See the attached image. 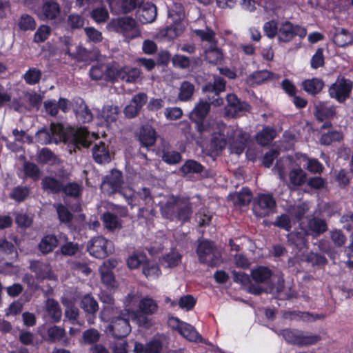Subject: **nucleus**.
Here are the masks:
<instances>
[{"label":"nucleus","instance_id":"39448f33","mask_svg":"<svg viewBox=\"0 0 353 353\" xmlns=\"http://www.w3.org/2000/svg\"><path fill=\"white\" fill-rule=\"evenodd\" d=\"M196 253L200 263L209 266H216L221 262V252L212 241L208 240L200 241Z\"/></svg>","mask_w":353,"mask_h":353},{"label":"nucleus","instance_id":"412c9836","mask_svg":"<svg viewBox=\"0 0 353 353\" xmlns=\"http://www.w3.org/2000/svg\"><path fill=\"white\" fill-rule=\"evenodd\" d=\"M210 104L204 99H200L199 102L195 104L193 110L190 112L189 118L194 122L205 121L210 113Z\"/></svg>","mask_w":353,"mask_h":353},{"label":"nucleus","instance_id":"603ef678","mask_svg":"<svg viewBox=\"0 0 353 353\" xmlns=\"http://www.w3.org/2000/svg\"><path fill=\"white\" fill-rule=\"evenodd\" d=\"M82 192V186L76 182H70L67 184H64L63 182V190L66 196L77 198L79 197Z\"/></svg>","mask_w":353,"mask_h":353},{"label":"nucleus","instance_id":"e2e57ef3","mask_svg":"<svg viewBox=\"0 0 353 353\" xmlns=\"http://www.w3.org/2000/svg\"><path fill=\"white\" fill-rule=\"evenodd\" d=\"M23 170L27 176L36 181L39 179L41 171L38 165L34 163L26 161L23 163Z\"/></svg>","mask_w":353,"mask_h":353},{"label":"nucleus","instance_id":"bb28decb","mask_svg":"<svg viewBox=\"0 0 353 353\" xmlns=\"http://www.w3.org/2000/svg\"><path fill=\"white\" fill-rule=\"evenodd\" d=\"M141 72L136 68L125 67L117 70L115 68L114 78L128 83H134L140 78Z\"/></svg>","mask_w":353,"mask_h":353},{"label":"nucleus","instance_id":"a211bd4d","mask_svg":"<svg viewBox=\"0 0 353 353\" xmlns=\"http://www.w3.org/2000/svg\"><path fill=\"white\" fill-rule=\"evenodd\" d=\"M63 52L72 59H77L85 55V49L74 43L70 37H63L59 39Z\"/></svg>","mask_w":353,"mask_h":353},{"label":"nucleus","instance_id":"423d86ee","mask_svg":"<svg viewBox=\"0 0 353 353\" xmlns=\"http://www.w3.org/2000/svg\"><path fill=\"white\" fill-rule=\"evenodd\" d=\"M280 334L287 343L297 346L314 345L321 340L319 335L305 333L297 329H285Z\"/></svg>","mask_w":353,"mask_h":353},{"label":"nucleus","instance_id":"6e6d98bb","mask_svg":"<svg viewBox=\"0 0 353 353\" xmlns=\"http://www.w3.org/2000/svg\"><path fill=\"white\" fill-rule=\"evenodd\" d=\"M271 276V271L265 267H259L252 272V279L257 283H264L268 281Z\"/></svg>","mask_w":353,"mask_h":353},{"label":"nucleus","instance_id":"7ed1b4c3","mask_svg":"<svg viewBox=\"0 0 353 353\" xmlns=\"http://www.w3.org/2000/svg\"><path fill=\"white\" fill-rule=\"evenodd\" d=\"M115 315L111 318L110 323L107 327V330L115 339H122L126 337L131 332V327L129 322V310H120L114 313Z\"/></svg>","mask_w":353,"mask_h":353},{"label":"nucleus","instance_id":"c756f323","mask_svg":"<svg viewBox=\"0 0 353 353\" xmlns=\"http://www.w3.org/2000/svg\"><path fill=\"white\" fill-rule=\"evenodd\" d=\"M179 333L190 341L208 344L206 341L196 332L194 327L185 322L183 324H181Z\"/></svg>","mask_w":353,"mask_h":353},{"label":"nucleus","instance_id":"0eeeda50","mask_svg":"<svg viewBox=\"0 0 353 353\" xmlns=\"http://www.w3.org/2000/svg\"><path fill=\"white\" fill-rule=\"evenodd\" d=\"M225 81L221 77L214 78L213 83H208L202 88V91L206 94L205 100L211 105L219 107L224 103L223 98L220 97V93L225 90Z\"/></svg>","mask_w":353,"mask_h":353},{"label":"nucleus","instance_id":"aec40b11","mask_svg":"<svg viewBox=\"0 0 353 353\" xmlns=\"http://www.w3.org/2000/svg\"><path fill=\"white\" fill-rule=\"evenodd\" d=\"M157 15V7L150 3H146L140 7L137 12V17L142 23L153 22Z\"/></svg>","mask_w":353,"mask_h":353},{"label":"nucleus","instance_id":"393cba45","mask_svg":"<svg viewBox=\"0 0 353 353\" xmlns=\"http://www.w3.org/2000/svg\"><path fill=\"white\" fill-rule=\"evenodd\" d=\"M63 181L54 176H44L41 183L42 190L47 193L59 194L63 190Z\"/></svg>","mask_w":353,"mask_h":353},{"label":"nucleus","instance_id":"4d7b16f0","mask_svg":"<svg viewBox=\"0 0 353 353\" xmlns=\"http://www.w3.org/2000/svg\"><path fill=\"white\" fill-rule=\"evenodd\" d=\"M41 75L40 70L31 68L23 74V79L29 85H35L40 81Z\"/></svg>","mask_w":353,"mask_h":353},{"label":"nucleus","instance_id":"5fc2aeb1","mask_svg":"<svg viewBox=\"0 0 353 353\" xmlns=\"http://www.w3.org/2000/svg\"><path fill=\"white\" fill-rule=\"evenodd\" d=\"M48 340L52 343L60 341L65 336L66 332L64 328L54 325L47 330Z\"/></svg>","mask_w":353,"mask_h":353},{"label":"nucleus","instance_id":"2f4dec72","mask_svg":"<svg viewBox=\"0 0 353 353\" xmlns=\"http://www.w3.org/2000/svg\"><path fill=\"white\" fill-rule=\"evenodd\" d=\"M306 177V173L301 168L292 170L289 173V188L294 189L296 187L301 186L305 183Z\"/></svg>","mask_w":353,"mask_h":353},{"label":"nucleus","instance_id":"cd10ccee","mask_svg":"<svg viewBox=\"0 0 353 353\" xmlns=\"http://www.w3.org/2000/svg\"><path fill=\"white\" fill-rule=\"evenodd\" d=\"M139 140L144 147L152 146L157 140L154 129L149 125L142 126L139 132Z\"/></svg>","mask_w":353,"mask_h":353},{"label":"nucleus","instance_id":"69168bd1","mask_svg":"<svg viewBox=\"0 0 353 353\" xmlns=\"http://www.w3.org/2000/svg\"><path fill=\"white\" fill-rule=\"evenodd\" d=\"M119 111L117 106L106 105L102 110V116L107 122H114L118 118Z\"/></svg>","mask_w":353,"mask_h":353},{"label":"nucleus","instance_id":"de8ad7c7","mask_svg":"<svg viewBox=\"0 0 353 353\" xmlns=\"http://www.w3.org/2000/svg\"><path fill=\"white\" fill-rule=\"evenodd\" d=\"M101 333L94 328H90L85 330L82 334V339L87 345H97L100 341Z\"/></svg>","mask_w":353,"mask_h":353},{"label":"nucleus","instance_id":"3c124183","mask_svg":"<svg viewBox=\"0 0 353 353\" xmlns=\"http://www.w3.org/2000/svg\"><path fill=\"white\" fill-rule=\"evenodd\" d=\"M276 76L274 73L268 70H260L255 72L248 77V81L250 83L261 84L265 81L270 79L272 77Z\"/></svg>","mask_w":353,"mask_h":353},{"label":"nucleus","instance_id":"b1692460","mask_svg":"<svg viewBox=\"0 0 353 353\" xmlns=\"http://www.w3.org/2000/svg\"><path fill=\"white\" fill-rule=\"evenodd\" d=\"M144 0H110L112 9L119 13H128L140 5Z\"/></svg>","mask_w":353,"mask_h":353},{"label":"nucleus","instance_id":"8fccbe9b","mask_svg":"<svg viewBox=\"0 0 353 353\" xmlns=\"http://www.w3.org/2000/svg\"><path fill=\"white\" fill-rule=\"evenodd\" d=\"M183 31V26L180 23H174L163 29L161 34L168 39H173L180 35Z\"/></svg>","mask_w":353,"mask_h":353},{"label":"nucleus","instance_id":"9d476101","mask_svg":"<svg viewBox=\"0 0 353 353\" xmlns=\"http://www.w3.org/2000/svg\"><path fill=\"white\" fill-rule=\"evenodd\" d=\"M121 194L132 208L148 205L152 201L151 192L147 188H143L137 192H134L132 189L125 188L121 192Z\"/></svg>","mask_w":353,"mask_h":353},{"label":"nucleus","instance_id":"79ce46f5","mask_svg":"<svg viewBox=\"0 0 353 353\" xmlns=\"http://www.w3.org/2000/svg\"><path fill=\"white\" fill-rule=\"evenodd\" d=\"M162 153V160L168 164H176L181 161V154L170 150L168 146H163Z\"/></svg>","mask_w":353,"mask_h":353},{"label":"nucleus","instance_id":"9b49d317","mask_svg":"<svg viewBox=\"0 0 353 353\" xmlns=\"http://www.w3.org/2000/svg\"><path fill=\"white\" fill-rule=\"evenodd\" d=\"M276 207L275 199L271 194H260L253 206L254 214L259 217H265L274 212Z\"/></svg>","mask_w":353,"mask_h":353},{"label":"nucleus","instance_id":"473e14b6","mask_svg":"<svg viewBox=\"0 0 353 353\" xmlns=\"http://www.w3.org/2000/svg\"><path fill=\"white\" fill-rule=\"evenodd\" d=\"M30 270L36 274L37 279H46L50 277L51 268L49 264L40 261H34L30 264Z\"/></svg>","mask_w":353,"mask_h":353},{"label":"nucleus","instance_id":"c03bdc74","mask_svg":"<svg viewBox=\"0 0 353 353\" xmlns=\"http://www.w3.org/2000/svg\"><path fill=\"white\" fill-rule=\"evenodd\" d=\"M168 17L173 23H180L185 17V11L182 4L174 3L168 11Z\"/></svg>","mask_w":353,"mask_h":353},{"label":"nucleus","instance_id":"680f3d73","mask_svg":"<svg viewBox=\"0 0 353 353\" xmlns=\"http://www.w3.org/2000/svg\"><path fill=\"white\" fill-rule=\"evenodd\" d=\"M203 167L199 163L194 160H188L181 168V171L185 174L189 173H200L203 171Z\"/></svg>","mask_w":353,"mask_h":353},{"label":"nucleus","instance_id":"37998d69","mask_svg":"<svg viewBox=\"0 0 353 353\" xmlns=\"http://www.w3.org/2000/svg\"><path fill=\"white\" fill-rule=\"evenodd\" d=\"M157 303L150 297H145L141 299L139 305V310L148 314H154L157 311Z\"/></svg>","mask_w":353,"mask_h":353},{"label":"nucleus","instance_id":"4be33fe9","mask_svg":"<svg viewBox=\"0 0 353 353\" xmlns=\"http://www.w3.org/2000/svg\"><path fill=\"white\" fill-rule=\"evenodd\" d=\"M115 68L105 64H99L92 67L90 74L92 79H114Z\"/></svg>","mask_w":353,"mask_h":353},{"label":"nucleus","instance_id":"13d9d810","mask_svg":"<svg viewBox=\"0 0 353 353\" xmlns=\"http://www.w3.org/2000/svg\"><path fill=\"white\" fill-rule=\"evenodd\" d=\"M30 194V188L26 186H17L15 187L11 193L10 196L17 202L23 201Z\"/></svg>","mask_w":353,"mask_h":353},{"label":"nucleus","instance_id":"58836bf2","mask_svg":"<svg viewBox=\"0 0 353 353\" xmlns=\"http://www.w3.org/2000/svg\"><path fill=\"white\" fill-rule=\"evenodd\" d=\"M324 85L323 81L317 78L307 79L303 82L304 90L312 95L316 94L321 91Z\"/></svg>","mask_w":353,"mask_h":353},{"label":"nucleus","instance_id":"2eb2a0df","mask_svg":"<svg viewBox=\"0 0 353 353\" xmlns=\"http://www.w3.org/2000/svg\"><path fill=\"white\" fill-rule=\"evenodd\" d=\"M148 101V96L144 92H139L135 94L130 103L123 110L125 117L132 119L139 115L143 105Z\"/></svg>","mask_w":353,"mask_h":353},{"label":"nucleus","instance_id":"c9c22d12","mask_svg":"<svg viewBox=\"0 0 353 353\" xmlns=\"http://www.w3.org/2000/svg\"><path fill=\"white\" fill-rule=\"evenodd\" d=\"M333 41L339 47H345L353 43V37L347 30L341 28L334 34Z\"/></svg>","mask_w":353,"mask_h":353},{"label":"nucleus","instance_id":"c85d7f7f","mask_svg":"<svg viewBox=\"0 0 353 353\" xmlns=\"http://www.w3.org/2000/svg\"><path fill=\"white\" fill-rule=\"evenodd\" d=\"M336 114L335 108L327 103H320L315 105L314 114L316 119L322 122L325 119L333 117Z\"/></svg>","mask_w":353,"mask_h":353},{"label":"nucleus","instance_id":"f03ea898","mask_svg":"<svg viewBox=\"0 0 353 353\" xmlns=\"http://www.w3.org/2000/svg\"><path fill=\"white\" fill-rule=\"evenodd\" d=\"M162 215L166 219L173 220L177 219L183 222L190 219L192 206L187 197L168 194L163 196L160 202Z\"/></svg>","mask_w":353,"mask_h":353},{"label":"nucleus","instance_id":"ea45409f","mask_svg":"<svg viewBox=\"0 0 353 353\" xmlns=\"http://www.w3.org/2000/svg\"><path fill=\"white\" fill-rule=\"evenodd\" d=\"M102 221L104 227L110 231L121 228V223L117 216L109 212L103 214Z\"/></svg>","mask_w":353,"mask_h":353},{"label":"nucleus","instance_id":"864d4df0","mask_svg":"<svg viewBox=\"0 0 353 353\" xmlns=\"http://www.w3.org/2000/svg\"><path fill=\"white\" fill-rule=\"evenodd\" d=\"M38 160L42 163L56 164L59 162L57 157L48 148H44L41 150L38 155Z\"/></svg>","mask_w":353,"mask_h":353},{"label":"nucleus","instance_id":"dca6fc26","mask_svg":"<svg viewBox=\"0 0 353 353\" xmlns=\"http://www.w3.org/2000/svg\"><path fill=\"white\" fill-rule=\"evenodd\" d=\"M352 85L345 79H338L329 89L331 97L335 98L339 102H343L348 97L351 91Z\"/></svg>","mask_w":353,"mask_h":353},{"label":"nucleus","instance_id":"0e129e2a","mask_svg":"<svg viewBox=\"0 0 353 353\" xmlns=\"http://www.w3.org/2000/svg\"><path fill=\"white\" fill-rule=\"evenodd\" d=\"M19 27L23 31L33 30L36 28L35 20L30 15L24 14L20 17Z\"/></svg>","mask_w":353,"mask_h":353},{"label":"nucleus","instance_id":"052dcab7","mask_svg":"<svg viewBox=\"0 0 353 353\" xmlns=\"http://www.w3.org/2000/svg\"><path fill=\"white\" fill-rule=\"evenodd\" d=\"M343 135L341 132L332 131L321 135L320 142L323 145H329L333 141H340L343 139Z\"/></svg>","mask_w":353,"mask_h":353},{"label":"nucleus","instance_id":"5701e85b","mask_svg":"<svg viewBox=\"0 0 353 353\" xmlns=\"http://www.w3.org/2000/svg\"><path fill=\"white\" fill-rule=\"evenodd\" d=\"M61 12L59 3L54 1H46L42 6L40 16L43 20L55 19Z\"/></svg>","mask_w":353,"mask_h":353},{"label":"nucleus","instance_id":"f8f14e48","mask_svg":"<svg viewBox=\"0 0 353 353\" xmlns=\"http://www.w3.org/2000/svg\"><path fill=\"white\" fill-rule=\"evenodd\" d=\"M307 34L306 29L300 26H294L290 21H285L281 24L278 32V39L281 42H289L295 36L301 38L305 37Z\"/></svg>","mask_w":353,"mask_h":353},{"label":"nucleus","instance_id":"a878e982","mask_svg":"<svg viewBox=\"0 0 353 353\" xmlns=\"http://www.w3.org/2000/svg\"><path fill=\"white\" fill-rule=\"evenodd\" d=\"M92 156L94 161L99 164L108 163L111 161L109 149L102 141L94 145L92 148Z\"/></svg>","mask_w":353,"mask_h":353},{"label":"nucleus","instance_id":"6e6552de","mask_svg":"<svg viewBox=\"0 0 353 353\" xmlns=\"http://www.w3.org/2000/svg\"><path fill=\"white\" fill-rule=\"evenodd\" d=\"M87 250L90 255L97 259H105L114 252L112 241L101 236L92 238L87 245Z\"/></svg>","mask_w":353,"mask_h":353},{"label":"nucleus","instance_id":"09e8293b","mask_svg":"<svg viewBox=\"0 0 353 353\" xmlns=\"http://www.w3.org/2000/svg\"><path fill=\"white\" fill-rule=\"evenodd\" d=\"M275 131L270 128H265L256 135V141L261 145H268L275 137Z\"/></svg>","mask_w":353,"mask_h":353},{"label":"nucleus","instance_id":"20e7f679","mask_svg":"<svg viewBox=\"0 0 353 353\" xmlns=\"http://www.w3.org/2000/svg\"><path fill=\"white\" fill-rule=\"evenodd\" d=\"M110 31L122 34L125 38L132 39L141 34L137 23L129 17L114 19L107 26Z\"/></svg>","mask_w":353,"mask_h":353},{"label":"nucleus","instance_id":"ddd939ff","mask_svg":"<svg viewBox=\"0 0 353 353\" xmlns=\"http://www.w3.org/2000/svg\"><path fill=\"white\" fill-rule=\"evenodd\" d=\"M123 183L122 172L118 170H112L104 178L101 188L108 194L119 192Z\"/></svg>","mask_w":353,"mask_h":353},{"label":"nucleus","instance_id":"7c9ffc66","mask_svg":"<svg viewBox=\"0 0 353 353\" xmlns=\"http://www.w3.org/2000/svg\"><path fill=\"white\" fill-rule=\"evenodd\" d=\"M45 309L48 315L54 322H59L62 316V312L59 303L53 299H48Z\"/></svg>","mask_w":353,"mask_h":353},{"label":"nucleus","instance_id":"6ab92c4d","mask_svg":"<svg viewBox=\"0 0 353 353\" xmlns=\"http://www.w3.org/2000/svg\"><path fill=\"white\" fill-rule=\"evenodd\" d=\"M304 229L308 235L319 236L327 230V225L325 220L312 216L307 219Z\"/></svg>","mask_w":353,"mask_h":353},{"label":"nucleus","instance_id":"49530a36","mask_svg":"<svg viewBox=\"0 0 353 353\" xmlns=\"http://www.w3.org/2000/svg\"><path fill=\"white\" fill-rule=\"evenodd\" d=\"M309 206L305 203L298 205H290L288 209V212L297 221L301 220L305 214L308 212Z\"/></svg>","mask_w":353,"mask_h":353},{"label":"nucleus","instance_id":"72a5a7b5","mask_svg":"<svg viewBox=\"0 0 353 353\" xmlns=\"http://www.w3.org/2000/svg\"><path fill=\"white\" fill-rule=\"evenodd\" d=\"M194 92L195 85L188 81H184L180 85L177 98L181 101H189Z\"/></svg>","mask_w":353,"mask_h":353},{"label":"nucleus","instance_id":"a19ab883","mask_svg":"<svg viewBox=\"0 0 353 353\" xmlns=\"http://www.w3.org/2000/svg\"><path fill=\"white\" fill-rule=\"evenodd\" d=\"M205 59L212 64H221L223 61V53L216 46L210 47L205 51Z\"/></svg>","mask_w":353,"mask_h":353},{"label":"nucleus","instance_id":"f704fd0d","mask_svg":"<svg viewBox=\"0 0 353 353\" xmlns=\"http://www.w3.org/2000/svg\"><path fill=\"white\" fill-rule=\"evenodd\" d=\"M229 199L233 201L234 205L243 206L250 203L252 199V194L249 189L243 188L239 193L230 194Z\"/></svg>","mask_w":353,"mask_h":353},{"label":"nucleus","instance_id":"4468645a","mask_svg":"<svg viewBox=\"0 0 353 353\" xmlns=\"http://www.w3.org/2000/svg\"><path fill=\"white\" fill-rule=\"evenodd\" d=\"M226 101L225 112L228 116L232 117L240 116L250 110V105L245 101H241L234 94H228Z\"/></svg>","mask_w":353,"mask_h":353},{"label":"nucleus","instance_id":"bf43d9fd","mask_svg":"<svg viewBox=\"0 0 353 353\" xmlns=\"http://www.w3.org/2000/svg\"><path fill=\"white\" fill-rule=\"evenodd\" d=\"M101 300L102 302L108 304L110 306L105 307L103 308V310L101 312L100 318L102 321H108L109 319V317L107 315V312H110L112 311L113 313L114 308L112 306L114 304V300L113 297L111 295L108 294H103L101 297Z\"/></svg>","mask_w":353,"mask_h":353},{"label":"nucleus","instance_id":"774afa93","mask_svg":"<svg viewBox=\"0 0 353 353\" xmlns=\"http://www.w3.org/2000/svg\"><path fill=\"white\" fill-rule=\"evenodd\" d=\"M79 245L77 243L72 241H67L60 248L61 253L63 255L68 256H74L77 252H79Z\"/></svg>","mask_w":353,"mask_h":353},{"label":"nucleus","instance_id":"f257e3e1","mask_svg":"<svg viewBox=\"0 0 353 353\" xmlns=\"http://www.w3.org/2000/svg\"><path fill=\"white\" fill-rule=\"evenodd\" d=\"M87 129L85 128H65L61 123H52L49 129L43 128L36 133V139L42 145L64 142L76 147L88 146Z\"/></svg>","mask_w":353,"mask_h":353},{"label":"nucleus","instance_id":"a18cd8bd","mask_svg":"<svg viewBox=\"0 0 353 353\" xmlns=\"http://www.w3.org/2000/svg\"><path fill=\"white\" fill-rule=\"evenodd\" d=\"M130 314L132 316V319L135 321L139 326L145 328H149L152 326L151 319L147 316V315H148V314L141 312L140 310L130 312Z\"/></svg>","mask_w":353,"mask_h":353},{"label":"nucleus","instance_id":"4c0bfd02","mask_svg":"<svg viewBox=\"0 0 353 353\" xmlns=\"http://www.w3.org/2000/svg\"><path fill=\"white\" fill-rule=\"evenodd\" d=\"M300 225L301 231L290 232L288 235V238L289 241L294 243L296 246L302 248L306 245V236L308 234L304 229V226H303V223H301Z\"/></svg>","mask_w":353,"mask_h":353},{"label":"nucleus","instance_id":"e433bc0d","mask_svg":"<svg viewBox=\"0 0 353 353\" xmlns=\"http://www.w3.org/2000/svg\"><path fill=\"white\" fill-rule=\"evenodd\" d=\"M58 245V240L54 235H46L39 244V249L43 254L51 252Z\"/></svg>","mask_w":353,"mask_h":353},{"label":"nucleus","instance_id":"1a4fd4ad","mask_svg":"<svg viewBox=\"0 0 353 353\" xmlns=\"http://www.w3.org/2000/svg\"><path fill=\"white\" fill-rule=\"evenodd\" d=\"M226 133L231 152L241 154L245 148L250 135L242 129L233 127L228 128Z\"/></svg>","mask_w":353,"mask_h":353},{"label":"nucleus","instance_id":"338daca9","mask_svg":"<svg viewBox=\"0 0 353 353\" xmlns=\"http://www.w3.org/2000/svg\"><path fill=\"white\" fill-rule=\"evenodd\" d=\"M54 206L57 209L59 219L61 223H68L71 221L73 215L67 207L63 204L54 205Z\"/></svg>","mask_w":353,"mask_h":353},{"label":"nucleus","instance_id":"f3484780","mask_svg":"<svg viewBox=\"0 0 353 353\" xmlns=\"http://www.w3.org/2000/svg\"><path fill=\"white\" fill-rule=\"evenodd\" d=\"M80 307L85 312L88 323L90 325H93L96 314L99 310V304L97 300L90 294L85 295L80 301Z\"/></svg>","mask_w":353,"mask_h":353}]
</instances>
